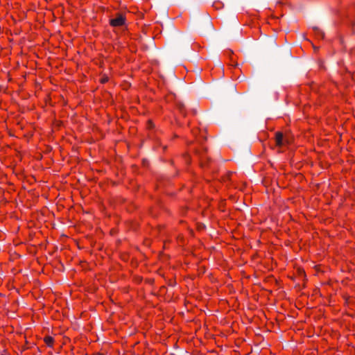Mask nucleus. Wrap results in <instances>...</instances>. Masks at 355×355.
<instances>
[{
    "label": "nucleus",
    "mask_w": 355,
    "mask_h": 355,
    "mask_svg": "<svg viewBox=\"0 0 355 355\" xmlns=\"http://www.w3.org/2000/svg\"><path fill=\"white\" fill-rule=\"evenodd\" d=\"M107 78H103V79H102V80H101V82H102V83H105V82H107Z\"/></svg>",
    "instance_id": "4"
},
{
    "label": "nucleus",
    "mask_w": 355,
    "mask_h": 355,
    "mask_svg": "<svg viewBox=\"0 0 355 355\" xmlns=\"http://www.w3.org/2000/svg\"><path fill=\"white\" fill-rule=\"evenodd\" d=\"M125 23V18L122 15H119L116 18L110 20V24L112 26L118 27Z\"/></svg>",
    "instance_id": "2"
},
{
    "label": "nucleus",
    "mask_w": 355,
    "mask_h": 355,
    "mask_svg": "<svg viewBox=\"0 0 355 355\" xmlns=\"http://www.w3.org/2000/svg\"><path fill=\"white\" fill-rule=\"evenodd\" d=\"M290 141L287 137H284L280 132H277L275 134V143L279 147H282L287 144H289Z\"/></svg>",
    "instance_id": "1"
},
{
    "label": "nucleus",
    "mask_w": 355,
    "mask_h": 355,
    "mask_svg": "<svg viewBox=\"0 0 355 355\" xmlns=\"http://www.w3.org/2000/svg\"><path fill=\"white\" fill-rule=\"evenodd\" d=\"M44 340L46 345L49 347H52L54 343V339L51 336H46Z\"/></svg>",
    "instance_id": "3"
}]
</instances>
